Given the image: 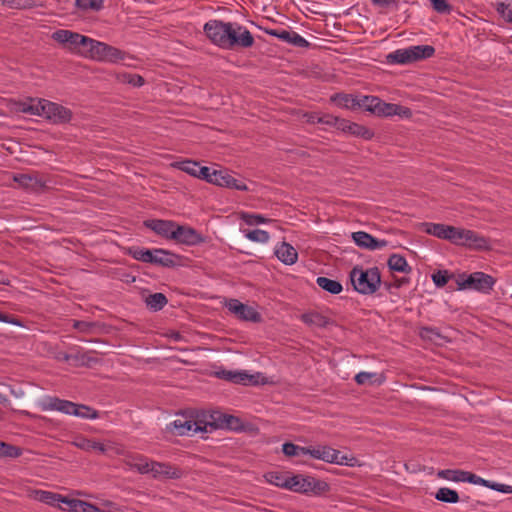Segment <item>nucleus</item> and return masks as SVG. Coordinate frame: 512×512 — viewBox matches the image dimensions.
I'll return each instance as SVG.
<instances>
[{"label":"nucleus","mask_w":512,"mask_h":512,"mask_svg":"<svg viewBox=\"0 0 512 512\" xmlns=\"http://www.w3.org/2000/svg\"><path fill=\"white\" fill-rule=\"evenodd\" d=\"M209 40L222 49L250 48L255 40L251 32L236 22L210 20L204 25Z\"/></svg>","instance_id":"1"},{"label":"nucleus","mask_w":512,"mask_h":512,"mask_svg":"<svg viewBox=\"0 0 512 512\" xmlns=\"http://www.w3.org/2000/svg\"><path fill=\"white\" fill-rule=\"evenodd\" d=\"M224 421L222 423H216L220 420L221 415L215 418L214 415H210V421H204L199 418H194L186 414L178 415V417L170 424L169 430L178 436H192L198 432H208L218 427H232V422L238 421L234 416L224 415Z\"/></svg>","instance_id":"2"},{"label":"nucleus","mask_w":512,"mask_h":512,"mask_svg":"<svg viewBox=\"0 0 512 512\" xmlns=\"http://www.w3.org/2000/svg\"><path fill=\"white\" fill-rule=\"evenodd\" d=\"M21 111L32 115L42 116L54 124L68 123L72 118V112L68 108L45 100L39 99L36 102L23 103Z\"/></svg>","instance_id":"3"},{"label":"nucleus","mask_w":512,"mask_h":512,"mask_svg":"<svg viewBox=\"0 0 512 512\" xmlns=\"http://www.w3.org/2000/svg\"><path fill=\"white\" fill-rule=\"evenodd\" d=\"M41 407L44 411L55 410L67 415H74L84 419H96L99 417L98 411L89 406L76 404L74 402L63 400L58 397H46L41 402Z\"/></svg>","instance_id":"4"},{"label":"nucleus","mask_w":512,"mask_h":512,"mask_svg":"<svg viewBox=\"0 0 512 512\" xmlns=\"http://www.w3.org/2000/svg\"><path fill=\"white\" fill-rule=\"evenodd\" d=\"M350 280L354 289L364 295L375 293L381 285V275L377 267L363 269L356 266L350 271Z\"/></svg>","instance_id":"5"},{"label":"nucleus","mask_w":512,"mask_h":512,"mask_svg":"<svg viewBox=\"0 0 512 512\" xmlns=\"http://www.w3.org/2000/svg\"><path fill=\"white\" fill-rule=\"evenodd\" d=\"M435 48L431 45H416L404 49H398L387 55L389 63L409 64L415 61L430 58L434 55Z\"/></svg>","instance_id":"6"},{"label":"nucleus","mask_w":512,"mask_h":512,"mask_svg":"<svg viewBox=\"0 0 512 512\" xmlns=\"http://www.w3.org/2000/svg\"><path fill=\"white\" fill-rule=\"evenodd\" d=\"M288 490L308 494L313 492L320 494L329 490V486L325 481L318 480L311 476L294 475L289 478Z\"/></svg>","instance_id":"7"},{"label":"nucleus","mask_w":512,"mask_h":512,"mask_svg":"<svg viewBox=\"0 0 512 512\" xmlns=\"http://www.w3.org/2000/svg\"><path fill=\"white\" fill-rule=\"evenodd\" d=\"M495 284V279L483 272H474L462 275L457 280L459 289H473L482 293H489Z\"/></svg>","instance_id":"8"},{"label":"nucleus","mask_w":512,"mask_h":512,"mask_svg":"<svg viewBox=\"0 0 512 512\" xmlns=\"http://www.w3.org/2000/svg\"><path fill=\"white\" fill-rule=\"evenodd\" d=\"M149 474L156 480L180 479L184 472L181 468L169 463L150 461Z\"/></svg>","instance_id":"9"},{"label":"nucleus","mask_w":512,"mask_h":512,"mask_svg":"<svg viewBox=\"0 0 512 512\" xmlns=\"http://www.w3.org/2000/svg\"><path fill=\"white\" fill-rule=\"evenodd\" d=\"M90 58L97 61L118 62L124 59L120 49L96 40Z\"/></svg>","instance_id":"10"},{"label":"nucleus","mask_w":512,"mask_h":512,"mask_svg":"<svg viewBox=\"0 0 512 512\" xmlns=\"http://www.w3.org/2000/svg\"><path fill=\"white\" fill-rule=\"evenodd\" d=\"M178 243L193 246L205 241L204 237L194 228L189 226L178 225L176 223L172 239Z\"/></svg>","instance_id":"11"},{"label":"nucleus","mask_w":512,"mask_h":512,"mask_svg":"<svg viewBox=\"0 0 512 512\" xmlns=\"http://www.w3.org/2000/svg\"><path fill=\"white\" fill-rule=\"evenodd\" d=\"M228 310L241 320L258 322L260 314L252 307L243 304L237 299H230L226 303Z\"/></svg>","instance_id":"12"},{"label":"nucleus","mask_w":512,"mask_h":512,"mask_svg":"<svg viewBox=\"0 0 512 512\" xmlns=\"http://www.w3.org/2000/svg\"><path fill=\"white\" fill-rule=\"evenodd\" d=\"M211 183L217 186L233 188L239 191L248 190L245 183L234 178L227 170H213Z\"/></svg>","instance_id":"13"},{"label":"nucleus","mask_w":512,"mask_h":512,"mask_svg":"<svg viewBox=\"0 0 512 512\" xmlns=\"http://www.w3.org/2000/svg\"><path fill=\"white\" fill-rule=\"evenodd\" d=\"M264 32L268 35L277 37L278 39L282 40L283 42H286L288 44H291L296 47L300 48H306L310 45V43L303 38L301 35H299L295 31H289V30H278V29H268L264 28Z\"/></svg>","instance_id":"14"},{"label":"nucleus","mask_w":512,"mask_h":512,"mask_svg":"<svg viewBox=\"0 0 512 512\" xmlns=\"http://www.w3.org/2000/svg\"><path fill=\"white\" fill-rule=\"evenodd\" d=\"M175 225L176 222L171 220L149 219L144 221L145 227L166 239H172Z\"/></svg>","instance_id":"15"},{"label":"nucleus","mask_w":512,"mask_h":512,"mask_svg":"<svg viewBox=\"0 0 512 512\" xmlns=\"http://www.w3.org/2000/svg\"><path fill=\"white\" fill-rule=\"evenodd\" d=\"M352 238L357 246L369 250L381 249L388 243L386 240H379L364 231L352 233Z\"/></svg>","instance_id":"16"},{"label":"nucleus","mask_w":512,"mask_h":512,"mask_svg":"<svg viewBox=\"0 0 512 512\" xmlns=\"http://www.w3.org/2000/svg\"><path fill=\"white\" fill-rule=\"evenodd\" d=\"M180 260V257L168 250L153 249L151 264L159 265L162 267H175Z\"/></svg>","instance_id":"17"},{"label":"nucleus","mask_w":512,"mask_h":512,"mask_svg":"<svg viewBox=\"0 0 512 512\" xmlns=\"http://www.w3.org/2000/svg\"><path fill=\"white\" fill-rule=\"evenodd\" d=\"M378 116H395L398 115L402 118H410L412 116V111L410 108L394 104V103H386L381 100L379 109L377 114Z\"/></svg>","instance_id":"18"},{"label":"nucleus","mask_w":512,"mask_h":512,"mask_svg":"<svg viewBox=\"0 0 512 512\" xmlns=\"http://www.w3.org/2000/svg\"><path fill=\"white\" fill-rule=\"evenodd\" d=\"M79 33L70 30L59 29L52 34V38L72 52L77 48Z\"/></svg>","instance_id":"19"},{"label":"nucleus","mask_w":512,"mask_h":512,"mask_svg":"<svg viewBox=\"0 0 512 512\" xmlns=\"http://www.w3.org/2000/svg\"><path fill=\"white\" fill-rule=\"evenodd\" d=\"M275 255L285 265H292L298 259V253L296 249L285 241L276 247Z\"/></svg>","instance_id":"20"},{"label":"nucleus","mask_w":512,"mask_h":512,"mask_svg":"<svg viewBox=\"0 0 512 512\" xmlns=\"http://www.w3.org/2000/svg\"><path fill=\"white\" fill-rule=\"evenodd\" d=\"M465 247L472 250L485 251L491 249V244L490 240L485 236H482L479 233L468 229Z\"/></svg>","instance_id":"21"},{"label":"nucleus","mask_w":512,"mask_h":512,"mask_svg":"<svg viewBox=\"0 0 512 512\" xmlns=\"http://www.w3.org/2000/svg\"><path fill=\"white\" fill-rule=\"evenodd\" d=\"M423 227L427 234L447 241L450 240L453 231V226L442 223H424Z\"/></svg>","instance_id":"22"},{"label":"nucleus","mask_w":512,"mask_h":512,"mask_svg":"<svg viewBox=\"0 0 512 512\" xmlns=\"http://www.w3.org/2000/svg\"><path fill=\"white\" fill-rule=\"evenodd\" d=\"M14 181L17 182L20 186L28 189H32L34 191H42L46 187L45 183L42 179L37 176H33L30 174H18L14 176Z\"/></svg>","instance_id":"23"},{"label":"nucleus","mask_w":512,"mask_h":512,"mask_svg":"<svg viewBox=\"0 0 512 512\" xmlns=\"http://www.w3.org/2000/svg\"><path fill=\"white\" fill-rule=\"evenodd\" d=\"M321 460L338 465H352L348 462L349 459L347 456H340V451L329 446H322Z\"/></svg>","instance_id":"24"},{"label":"nucleus","mask_w":512,"mask_h":512,"mask_svg":"<svg viewBox=\"0 0 512 512\" xmlns=\"http://www.w3.org/2000/svg\"><path fill=\"white\" fill-rule=\"evenodd\" d=\"M72 354L74 366L92 367L100 362V360L93 355V352L76 350L75 352H72Z\"/></svg>","instance_id":"25"},{"label":"nucleus","mask_w":512,"mask_h":512,"mask_svg":"<svg viewBox=\"0 0 512 512\" xmlns=\"http://www.w3.org/2000/svg\"><path fill=\"white\" fill-rule=\"evenodd\" d=\"M63 503L66 504L67 509L72 512H104L98 507L79 499H68L64 500Z\"/></svg>","instance_id":"26"},{"label":"nucleus","mask_w":512,"mask_h":512,"mask_svg":"<svg viewBox=\"0 0 512 512\" xmlns=\"http://www.w3.org/2000/svg\"><path fill=\"white\" fill-rule=\"evenodd\" d=\"M387 265L392 271L402 273L411 272V267L408 265L407 260L399 254H392L388 258Z\"/></svg>","instance_id":"27"},{"label":"nucleus","mask_w":512,"mask_h":512,"mask_svg":"<svg viewBox=\"0 0 512 512\" xmlns=\"http://www.w3.org/2000/svg\"><path fill=\"white\" fill-rule=\"evenodd\" d=\"M149 463L150 461L142 455L129 456L126 459V464L141 474H149Z\"/></svg>","instance_id":"28"},{"label":"nucleus","mask_w":512,"mask_h":512,"mask_svg":"<svg viewBox=\"0 0 512 512\" xmlns=\"http://www.w3.org/2000/svg\"><path fill=\"white\" fill-rule=\"evenodd\" d=\"M290 477L291 476L278 471H270L264 475V478L268 483L284 489H288Z\"/></svg>","instance_id":"29"},{"label":"nucleus","mask_w":512,"mask_h":512,"mask_svg":"<svg viewBox=\"0 0 512 512\" xmlns=\"http://www.w3.org/2000/svg\"><path fill=\"white\" fill-rule=\"evenodd\" d=\"M316 283L320 288L334 295L341 293L343 289L339 281L323 276L318 277Z\"/></svg>","instance_id":"30"},{"label":"nucleus","mask_w":512,"mask_h":512,"mask_svg":"<svg viewBox=\"0 0 512 512\" xmlns=\"http://www.w3.org/2000/svg\"><path fill=\"white\" fill-rule=\"evenodd\" d=\"M331 101L334 102L336 105L347 109H354L358 107V99L354 98L350 94H335L331 97Z\"/></svg>","instance_id":"31"},{"label":"nucleus","mask_w":512,"mask_h":512,"mask_svg":"<svg viewBox=\"0 0 512 512\" xmlns=\"http://www.w3.org/2000/svg\"><path fill=\"white\" fill-rule=\"evenodd\" d=\"M354 380L358 385H366V384H381L384 381L382 375H379L374 372H359L354 377Z\"/></svg>","instance_id":"32"},{"label":"nucleus","mask_w":512,"mask_h":512,"mask_svg":"<svg viewBox=\"0 0 512 512\" xmlns=\"http://www.w3.org/2000/svg\"><path fill=\"white\" fill-rule=\"evenodd\" d=\"M466 472L460 469H444L437 472V477L454 482H465Z\"/></svg>","instance_id":"33"},{"label":"nucleus","mask_w":512,"mask_h":512,"mask_svg":"<svg viewBox=\"0 0 512 512\" xmlns=\"http://www.w3.org/2000/svg\"><path fill=\"white\" fill-rule=\"evenodd\" d=\"M167 302V297L163 293L150 294L145 299L147 307L155 312L161 310Z\"/></svg>","instance_id":"34"},{"label":"nucleus","mask_w":512,"mask_h":512,"mask_svg":"<svg viewBox=\"0 0 512 512\" xmlns=\"http://www.w3.org/2000/svg\"><path fill=\"white\" fill-rule=\"evenodd\" d=\"M435 498L438 501H441L444 503L454 504L459 501V494L457 491H455L453 489H450L447 487H442V488H439L438 491L436 492Z\"/></svg>","instance_id":"35"},{"label":"nucleus","mask_w":512,"mask_h":512,"mask_svg":"<svg viewBox=\"0 0 512 512\" xmlns=\"http://www.w3.org/2000/svg\"><path fill=\"white\" fill-rule=\"evenodd\" d=\"M37 499L45 504L59 506L67 498L62 497L60 494L49 492V491H37Z\"/></svg>","instance_id":"36"},{"label":"nucleus","mask_w":512,"mask_h":512,"mask_svg":"<svg viewBox=\"0 0 512 512\" xmlns=\"http://www.w3.org/2000/svg\"><path fill=\"white\" fill-rule=\"evenodd\" d=\"M380 103L381 99L376 96H363L361 99H358V107L365 108L374 114H377Z\"/></svg>","instance_id":"37"},{"label":"nucleus","mask_w":512,"mask_h":512,"mask_svg":"<svg viewBox=\"0 0 512 512\" xmlns=\"http://www.w3.org/2000/svg\"><path fill=\"white\" fill-rule=\"evenodd\" d=\"M302 321L309 325H315L318 327H325L328 324V320L325 316L320 313H305L302 315Z\"/></svg>","instance_id":"38"},{"label":"nucleus","mask_w":512,"mask_h":512,"mask_svg":"<svg viewBox=\"0 0 512 512\" xmlns=\"http://www.w3.org/2000/svg\"><path fill=\"white\" fill-rule=\"evenodd\" d=\"M468 229L453 226L449 242L457 246H465Z\"/></svg>","instance_id":"39"},{"label":"nucleus","mask_w":512,"mask_h":512,"mask_svg":"<svg viewBox=\"0 0 512 512\" xmlns=\"http://www.w3.org/2000/svg\"><path fill=\"white\" fill-rule=\"evenodd\" d=\"M21 455H22V450L20 447L0 441V458L1 457L18 458Z\"/></svg>","instance_id":"40"},{"label":"nucleus","mask_w":512,"mask_h":512,"mask_svg":"<svg viewBox=\"0 0 512 512\" xmlns=\"http://www.w3.org/2000/svg\"><path fill=\"white\" fill-rule=\"evenodd\" d=\"M172 166L183 172L188 173L191 176L196 177L197 170L199 168V163L193 160H184L175 162Z\"/></svg>","instance_id":"41"},{"label":"nucleus","mask_w":512,"mask_h":512,"mask_svg":"<svg viewBox=\"0 0 512 512\" xmlns=\"http://www.w3.org/2000/svg\"><path fill=\"white\" fill-rule=\"evenodd\" d=\"M77 447L85 451L97 450L100 453L106 452V447L100 442H96L89 439H81L75 443Z\"/></svg>","instance_id":"42"},{"label":"nucleus","mask_w":512,"mask_h":512,"mask_svg":"<svg viewBox=\"0 0 512 512\" xmlns=\"http://www.w3.org/2000/svg\"><path fill=\"white\" fill-rule=\"evenodd\" d=\"M419 336L423 340L437 342L439 339H444L439 330L434 327H422L419 331Z\"/></svg>","instance_id":"43"},{"label":"nucleus","mask_w":512,"mask_h":512,"mask_svg":"<svg viewBox=\"0 0 512 512\" xmlns=\"http://www.w3.org/2000/svg\"><path fill=\"white\" fill-rule=\"evenodd\" d=\"M129 254L136 260L150 263L152 259V250L150 249H142V248H131L129 250Z\"/></svg>","instance_id":"44"},{"label":"nucleus","mask_w":512,"mask_h":512,"mask_svg":"<svg viewBox=\"0 0 512 512\" xmlns=\"http://www.w3.org/2000/svg\"><path fill=\"white\" fill-rule=\"evenodd\" d=\"M305 448L291 442H286L282 445V452L288 457H296L305 455Z\"/></svg>","instance_id":"45"},{"label":"nucleus","mask_w":512,"mask_h":512,"mask_svg":"<svg viewBox=\"0 0 512 512\" xmlns=\"http://www.w3.org/2000/svg\"><path fill=\"white\" fill-rule=\"evenodd\" d=\"M245 236L249 240L259 243H266L270 239L269 233L261 229L250 230L245 234Z\"/></svg>","instance_id":"46"},{"label":"nucleus","mask_w":512,"mask_h":512,"mask_svg":"<svg viewBox=\"0 0 512 512\" xmlns=\"http://www.w3.org/2000/svg\"><path fill=\"white\" fill-rule=\"evenodd\" d=\"M350 134L366 140L371 139L374 135V133L367 127L354 122H352Z\"/></svg>","instance_id":"47"},{"label":"nucleus","mask_w":512,"mask_h":512,"mask_svg":"<svg viewBox=\"0 0 512 512\" xmlns=\"http://www.w3.org/2000/svg\"><path fill=\"white\" fill-rule=\"evenodd\" d=\"M76 6L82 10L98 11L103 6V0H76Z\"/></svg>","instance_id":"48"},{"label":"nucleus","mask_w":512,"mask_h":512,"mask_svg":"<svg viewBox=\"0 0 512 512\" xmlns=\"http://www.w3.org/2000/svg\"><path fill=\"white\" fill-rule=\"evenodd\" d=\"M433 6V9L440 14H450L453 10L452 5H450L447 0H430Z\"/></svg>","instance_id":"49"},{"label":"nucleus","mask_w":512,"mask_h":512,"mask_svg":"<svg viewBox=\"0 0 512 512\" xmlns=\"http://www.w3.org/2000/svg\"><path fill=\"white\" fill-rule=\"evenodd\" d=\"M241 218L247 225H257L270 221L260 214L243 213Z\"/></svg>","instance_id":"50"},{"label":"nucleus","mask_w":512,"mask_h":512,"mask_svg":"<svg viewBox=\"0 0 512 512\" xmlns=\"http://www.w3.org/2000/svg\"><path fill=\"white\" fill-rule=\"evenodd\" d=\"M4 5L13 9H26L34 5V0H4Z\"/></svg>","instance_id":"51"},{"label":"nucleus","mask_w":512,"mask_h":512,"mask_svg":"<svg viewBox=\"0 0 512 512\" xmlns=\"http://www.w3.org/2000/svg\"><path fill=\"white\" fill-rule=\"evenodd\" d=\"M258 377H259V374L251 375L245 371H239L237 373V384H248V383L256 384V383H258V380H257Z\"/></svg>","instance_id":"52"},{"label":"nucleus","mask_w":512,"mask_h":512,"mask_svg":"<svg viewBox=\"0 0 512 512\" xmlns=\"http://www.w3.org/2000/svg\"><path fill=\"white\" fill-rule=\"evenodd\" d=\"M450 275L447 271H438L432 275V280L437 287H443L448 283Z\"/></svg>","instance_id":"53"},{"label":"nucleus","mask_w":512,"mask_h":512,"mask_svg":"<svg viewBox=\"0 0 512 512\" xmlns=\"http://www.w3.org/2000/svg\"><path fill=\"white\" fill-rule=\"evenodd\" d=\"M123 81L131 84L134 87H141L145 83V80L141 75L132 73L124 74Z\"/></svg>","instance_id":"54"},{"label":"nucleus","mask_w":512,"mask_h":512,"mask_svg":"<svg viewBox=\"0 0 512 512\" xmlns=\"http://www.w3.org/2000/svg\"><path fill=\"white\" fill-rule=\"evenodd\" d=\"M465 482H469V483H472L475 485H482V486H485L488 488L491 483V481L485 480V479L481 478L480 476H478L474 473L468 472V471L466 472Z\"/></svg>","instance_id":"55"},{"label":"nucleus","mask_w":512,"mask_h":512,"mask_svg":"<svg viewBox=\"0 0 512 512\" xmlns=\"http://www.w3.org/2000/svg\"><path fill=\"white\" fill-rule=\"evenodd\" d=\"M497 12L509 23H512V5L499 3Z\"/></svg>","instance_id":"56"},{"label":"nucleus","mask_w":512,"mask_h":512,"mask_svg":"<svg viewBox=\"0 0 512 512\" xmlns=\"http://www.w3.org/2000/svg\"><path fill=\"white\" fill-rule=\"evenodd\" d=\"M212 171L213 170H211L209 167H206V166L201 167L199 165L196 177L211 183V181H212Z\"/></svg>","instance_id":"57"},{"label":"nucleus","mask_w":512,"mask_h":512,"mask_svg":"<svg viewBox=\"0 0 512 512\" xmlns=\"http://www.w3.org/2000/svg\"><path fill=\"white\" fill-rule=\"evenodd\" d=\"M94 326H95L94 323L86 322V321L75 320L73 323V327L75 329L79 330L80 332H85V333L89 332Z\"/></svg>","instance_id":"58"},{"label":"nucleus","mask_w":512,"mask_h":512,"mask_svg":"<svg viewBox=\"0 0 512 512\" xmlns=\"http://www.w3.org/2000/svg\"><path fill=\"white\" fill-rule=\"evenodd\" d=\"M237 373H238V371L234 372V371L222 370L220 372H217V375L221 379H224V380H227V381L237 384Z\"/></svg>","instance_id":"59"},{"label":"nucleus","mask_w":512,"mask_h":512,"mask_svg":"<svg viewBox=\"0 0 512 512\" xmlns=\"http://www.w3.org/2000/svg\"><path fill=\"white\" fill-rule=\"evenodd\" d=\"M338 117H335L333 115L325 114L320 116V118H317V123L325 124L328 126L335 127L337 124Z\"/></svg>","instance_id":"60"},{"label":"nucleus","mask_w":512,"mask_h":512,"mask_svg":"<svg viewBox=\"0 0 512 512\" xmlns=\"http://www.w3.org/2000/svg\"><path fill=\"white\" fill-rule=\"evenodd\" d=\"M335 127L338 129V130H341L345 133H349L350 134V131H351V128H352V122L346 120V119H341V118H338L337 119V124L335 125Z\"/></svg>","instance_id":"61"},{"label":"nucleus","mask_w":512,"mask_h":512,"mask_svg":"<svg viewBox=\"0 0 512 512\" xmlns=\"http://www.w3.org/2000/svg\"><path fill=\"white\" fill-rule=\"evenodd\" d=\"M335 127L338 129V130H341L345 133H349L350 134V131H351V128H352V122L346 120V119H341V118H338L337 119V124L335 125Z\"/></svg>","instance_id":"62"},{"label":"nucleus","mask_w":512,"mask_h":512,"mask_svg":"<svg viewBox=\"0 0 512 512\" xmlns=\"http://www.w3.org/2000/svg\"><path fill=\"white\" fill-rule=\"evenodd\" d=\"M489 488L502 493H512V486L506 484L491 482Z\"/></svg>","instance_id":"63"},{"label":"nucleus","mask_w":512,"mask_h":512,"mask_svg":"<svg viewBox=\"0 0 512 512\" xmlns=\"http://www.w3.org/2000/svg\"><path fill=\"white\" fill-rule=\"evenodd\" d=\"M305 455H310L311 457H313L315 459L321 460L322 446L306 447L305 448Z\"/></svg>","instance_id":"64"}]
</instances>
